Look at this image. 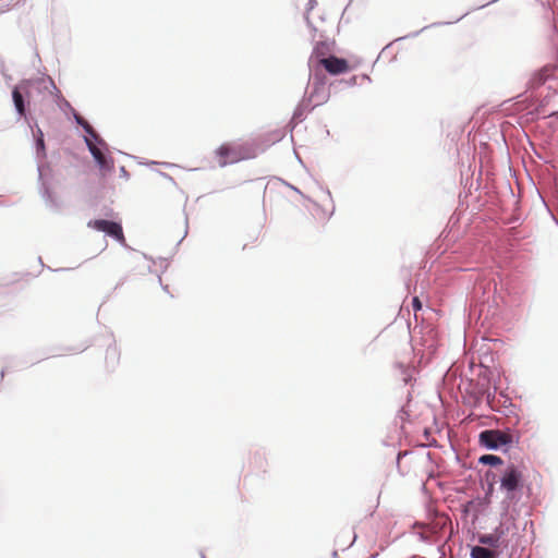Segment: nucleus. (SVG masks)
I'll use <instances>...</instances> for the list:
<instances>
[{"mask_svg": "<svg viewBox=\"0 0 558 558\" xmlns=\"http://www.w3.org/2000/svg\"><path fill=\"white\" fill-rule=\"evenodd\" d=\"M471 557L472 558H495V554L482 546H474L471 550Z\"/></svg>", "mask_w": 558, "mask_h": 558, "instance_id": "nucleus-9", "label": "nucleus"}, {"mask_svg": "<svg viewBox=\"0 0 558 558\" xmlns=\"http://www.w3.org/2000/svg\"><path fill=\"white\" fill-rule=\"evenodd\" d=\"M12 98L15 106L16 111L20 116L25 117V104L22 93L19 87H15L12 92Z\"/></svg>", "mask_w": 558, "mask_h": 558, "instance_id": "nucleus-8", "label": "nucleus"}, {"mask_svg": "<svg viewBox=\"0 0 558 558\" xmlns=\"http://www.w3.org/2000/svg\"><path fill=\"white\" fill-rule=\"evenodd\" d=\"M219 166L225 167L228 163L238 162L246 157V153L241 145L223 144L217 150Z\"/></svg>", "mask_w": 558, "mask_h": 558, "instance_id": "nucleus-2", "label": "nucleus"}, {"mask_svg": "<svg viewBox=\"0 0 558 558\" xmlns=\"http://www.w3.org/2000/svg\"><path fill=\"white\" fill-rule=\"evenodd\" d=\"M412 307L414 312H417L422 308V303L417 296H414L412 300Z\"/></svg>", "mask_w": 558, "mask_h": 558, "instance_id": "nucleus-12", "label": "nucleus"}, {"mask_svg": "<svg viewBox=\"0 0 558 558\" xmlns=\"http://www.w3.org/2000/svg\"><path fill=\"white\" fill-rule=\"evenodd\" d=\"M521 480V472L514 465H509L506 468L504 475L500 481L501 488L507 492H513L518 488Z\"/></svg>", "mask_w": 558, "mask_h": 558, "instance_id": "nucleus-5", "label": "nucleus"}, {"mask_svg": "<svg viewBox=\"0 0 558 558\" xmlns=\"http://www.w3.org/2000/svg\"><path fill=\"white\" fill-rule=\"evenodd\" d=\"M86 144L94 159L96 160L98 167L101 171L109 172L113 169V162L110 158H108L99 147L92 142V140L86 138Z\"/></svg>", "mask_w": 558, "mask_h": 558, "instance_id": "nucleus-6", "label": "nucleus"}, {"mask_svg": "<svg viewBox=\"0 0 558 558\" xmlns=\"http://www.w3.org/2000/svg\"><path fill=\"white\" fill-rule=\"evenodd\" d=\"M1 377H4V369L1 371Z\"/></svg>", "mask_w": 558, "mask_h": 558, "instance_id": "nucleus-14", "label": "nucleus"}, {"mask_svg": "<svg viewBox=\"0 0 558 558\" xmlns=\"http://www.w3.org/2000/svg\"><path fill=\"white\" fill-rule=\"evenodd\" d=\"M318 63L331 75H339L349 72L352 68L345 59L330 56L322 58Z\"/></svg>", "mask_w": 558, "mask_h": 558, "instance_id": "nucleus-4", "label": "nucleus"}, {"mask_svg": "<svg viewBox=\"0 0 558 558\" xmlns=\"http://www.w3.org/2000/svg\"><path fill=\"white\" fill-rule=\"evenodd\" d=\"M478 462L486 465H497L501 464L502 460L498 456L494 454H484L478 459Z\"/></svg>", "mask_w": 558, "mask_h": 558, "instance_id": "nucleus-11", "label": "nucleus"}, {"mask_svg": "<svg viewBox=\"0 0 558 558\" xmlns=\"http://www.w3.org/2000/svg\"><path fill=\"white\" fill-rule=\"evenodd\" d=\"M478 442L486 449H498L513 442V435L499 429H486L478 436Z\"/></svg>", "mask_w": 558, "mask_h": 558, "instance_id": "nucleus-1", "label": "nucleus"}, {"mask_svg": "<svg viewBox=\"0 0 558 558\" xmlns=\"http://www.w3.org/2000/svg\"><path fill=\"white\" fill-rule=\"evenodd\" d=\"M75 121L85 130V132L93 138L98 140V135L96 134L93 126L80 114H74Z\"/></svg>", "mask_w": 558, "mask_h": 558, "instance_id": "nucleus-10", "label": "nucleus"}, {"mask_svg": "<svg viewBox=\"0 0 558 558\" xmlns=\"http://www.w3.org/2000/svg\"><path fill=\"white\" fill-rule=\"evenodd\" d=\"M558 66L555 64H547L542 68L536 74L531 78L532 86H541L544 84L549 77H551L557 71Z\"/></svg>", "mask_w": 558, "mask_h": 558, "instance_id": "nucleus-7", "label": "nucleus"}, {"mask_svg": "<svg viewBox=\"0 0 558 558\" xmlns=\"http://www.w3.org/2000/svg\"><path fill=\"white\" fill-rule=\"evenodd\" d=\"M38 133H39V137L37 140V147L39 149L44 150L45 144H44V138H43V132L40 130H38Z\"/></svg>", "mask_w": 558, "mask_h": 558, "instance_id": "nucleus-13", "label": "nucleus"}, {"mask_svg": "<svg viewBox=\"0 0 558 558\" xmlns=\"http://www.w3.org/2000/svg\"><path fill=\"white\" fill-rule=\"evenodd\" d=\"M87 226L97 231L107 233L108 235L114 238L122 244L125 243V238L123 234L122 227L118 222L109 221V220H105V219H97V220L89 221L87 223Z\"/></svg>", "mask_w": 558, "mask_h": 558, "instance_id": "nucleus-3", "label": "nucleus"}]
</instances>
